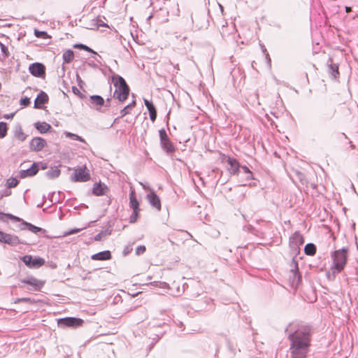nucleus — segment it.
<instances>
[{
  "mask_svg": "<svg viewBox=\"0 0 358 358\" xmlns=\"http://www.w3.org/2000/svg\"><path fill=\"white\" fill-rule=\"evenodd\" d=\"M290 343L291 358H306L310 351L312 326L301 322L290 323L285 329Z\"/></svg>",
  "mask_w": 358,
  "mask_h": 358,
  "instance_id": "nucleus-1",
  "label": "nucleus"
},
{
  "mask_svg": "<svg viewBox=\"0 0 358 358\" xmlns=\"http://www.w3.org/2000/svg\"><path fill=\"white\" fill-rule=\"evenodd\" d=\"M348 248H343L331 253L333 264L331 267V272L328 271L326 273L329 280H334L336 275L344 269L348 260Z\"/></svg>",
  "mask_w": 358,
  "mask_h": 358,
  "instance_id": "nucleus-2",
  "label": "nucleus"
},
{
  "mask_svg": "<svg viewBox=\"0 0 358 358\" xmlns=\"http://www.w3.org/2000/svg\"><path fill=\"white\" fill-rule=\"evenodd\" d=\"M111 79L114 86L116 87L113 93V98L118 99L121 102L124 101L128 98L130 90L125 80L117 74L112 76Z\"/></svg>",
  "mask_w": 358,
  "mask_h": 358,
  "instance_id": "nucleus-3",
  "label": "nucleus"
},
{
  "mask_svg": "<svg viewBox=\"0 0 358 358\" xmlns=\"http://www.w3.org/2000/svg\"><path fill=\"white\" fill-rule=\"evenodd\" d=\"M7 219H10L13 222H20L21 223L19 225V228L20 230L27 229L34 234H36L37 232L43 230L41 228L33 225L32 224L29 223L27 222H25L22 219L17 216H15L12 214L0 212V221L6 222Z\"/></svg>",
  "mask_w": 358,
  "mask_h": 358,
  "instance_id": "nucleus-4",
  "label": "nucleus"
},
{
  "mask_svg": "<svg viewBox=\"0 0 358 358\" xmlns=\"http://www.w3.org/2000/svg\"><path fill=\"white\" fill-rule=\"evenodd\" d=\"M71 180L73 182H87L90 180V174L87 170L86 166H80L74 169L71 176Z\"/></svg>",
  "mask_w": 358,
  "mask_h": 358,
  "instance_id": "nucleus-5",
  "label": "nucleus"
},
{
  "mask_svg": "<svg viewBox=\"0 0 358 358\" xmlns=\"http://www.w3.org/2000/svg\"><path fill=\"white\" fill-rule=\"evenodd\" d=\"M159 134L160 145L162 149L168 154L173 152L175 151V147L169 138L166 130L164 129H161L159 131Z\"/></svg>",
  "mask_w": 358,
  "mask_h": 358,
  "instance_id": "nucleus-6",
  "label": "nucleus"
},
{
  "mask_svg": "<svg viewBox=\"0 0 358 358\" xmlns=\"http://www.w3.org/2000/svg\"><path fill=\"white\" fill-rule=\"evenodd\" d=\"M83 322V320L80 318L67 317L59 319L58 320V326L60 327L77 328L82 326Z\"/></svg>",
  "mask_w": 358,
  "mask_h": 358,
  "instance_id": "nucleus-7",
  "label": "nucleus"
},
{
  "mask_svg": "<svg viewBox=\"0 0 358 358\" xmlns=\"http://www.w3.org/2000/svg\"><path fill=\"white\" fill-rule=\"evenodd\" d=\"M22 261L27 266L31 268H39L45 264L44 259L40 257L33 258L32 256L29 255L23 256Z\"/></svg>",
  "mask_w": 358,
  "mask_h": 358,
  "instance_id": "nucleus-8",
  "label": "nucleus"
},
{
  "mask_svg": "<svg viewBox=\"0 0 358 358\" xmlns=\"http://www.w3.org/2000/svg\"><path fill=\"white\" fill-rule=\"evenodd\" d=\"M0 242L8 244L10 246H16L20 243H24L19 237L14 234H7L0 231Z\"/></svg>",
  "mask_w": 358,
  "mask_h": 358,
  "instance_id": "nucleus-9",
  "label": "nucleus"
},
{
  "mask_svg": "<svg viewBox=\"0 0 358 358\" xmlns=\"http://www.w3.org/2000/svg\"><path fill=\"white\" fill-rule=\"evenodd\" d=\"M21 282L31 286L34 291H40L45 285V281L38 280L34 276H28L21 280Z\"/></svg>",
  "mask_w": 358,
  "mask_h": 358,
  "instance_id": "nucleus-10",
  "label": "nucleus"
},
{
  "mask_svg": "<svg viewBox=\"0 0 358 358\" xmlns=\"http://www.w3.org/2000/svg\"><path fill=\"white\" fill-rule=\"evenodd\" d=\"M104 103L105 100L99 95L90 96L88 102H87L89 107L96 110H100L101 106H104Z\"/></svg>",
  "mask_w": 358,
  "mask_h": 358,
  "instance_id": "nucleus-11",
  "label": "nucleus"
},
{
  "mask_svg": "<svg viewBox=\"0 0 358 358\" xmlns=\"http://www.w3.org/2000/svg\"><path fill=\"white\" fill-rule=\"evenodd\" d=\"M303 243V237L299 231H295L289 238V245L294 250H298Z\"/></svg>",
  "mask_w": 358,
  "mask_h": 358,
  "instance_id": "nucleus-12",
  "label": "nucleus"
},
{
  "mask_svg": "<svg viewBox=\"0 0 358 358\" xmlns=\"http://www.w3.org/2000/svg\"><path fill=\"white\" fill-rule=\"evenodd\" d=\"M29 72L35 77H43L45 73V68L41 63H33L29 67Z\"/></svg>",
  "mask_w": 358,
  "mask_h": 358,
  "instance_id": "nucleus-13",
  "label": "nucleus"
},
{
  "mask_svg": "<svg viewBox=\"0 0 358 358\" xmlns=\"http://www.w3.org/2000/svg\"><path fill=\"white\" fill-rule=\"evenodd\" d=\"M46 144L45 140L43 138L34 137L30 141V150L34 152L41 151L45 147Z\"/></svg>",
  "mask_w": 358,
  "mask_h": 358,
  "instance_id": "nucleus-14",
  "label": "nucleus"
},
{
  "mask_svg": "<svg viewBox=\"0 0 358 358\" xmlns=\"http://www.w3.org/2000/svg\"><path fill=\"white\" fill-rule=\"evenodd\" d=\"M38 171V166L36 163H34L30 168L26 170H21L19 175L21 178L31 177L35 176Z\"/></svg>",
  "mask_w": 358,
  "mask_h": 358,
  "instance_id": "nucleus-15",
  "label": "nucleus"
},
{
  "mask_svg": "<svg viewBox=\"0 0 358 358\" xmlns=\"http://www.w3.org/2000/svg\"><path fill=\"white\" fill-rule=\"evenodd\" d=\"M147 199L150 203V204L157 209L158 210H161V201L159 197L156 194V193L152 191L150 193L147 194Z\"/></svg>",
  "mask_w": 358,
  "mask_h": 358,
  "instance_id": "nucleus-16",
  "label": "nucleus"
},
{
  "mask_svg": "<svg viewBox=\"0 0 358 358\" xmlns=\"http://www.w3.org/2000/svg\"><path fill=\"white\" fill-rule=\"evenodd\" d=\"M112 258L111 253L109 250H104L98 253L94 254L91 256L92 260L96 261H105L109 260Z\"/></svg>",
  "mask_w": 358,
  "mask_h": 358,
  "instance_id": "nucleus-17",
  "label": "nucleus"
},
{
  "mask_svg": "<svg viewBox=\"0 0 358 358\" xmlns=\"http://www.w3.org/2000/svg\"><path fill=\"white\" fill-rule=\"evenodd\" d=\"M48 99H49V98H48V94L45 92L41 91L37 95V96L34 101V108H40L41 105L48 103Z\"/></svg>",
  "mask_w": 358,
  "mask_h": 358,
  "instance_id": "nucleus-18",
  "label": "nucleus"
},
{
  "mask_svg": "<svg viewBox=\"0 0 358 358\" xmlns=\"http://www.w3.org/2000/svg\"><path fill=\"white\" fill-rule=\"evenodd\" d=\"M292 264H293L294 267L291 269V272L293 275V282H296V284H299V282L301 280V276L299 274V267H298V263L295 258L292 259Z\"/></svg>",
  "mask_w": 358,
  "mask_h": 358,
  "instance_id": "nucleus-19",
  "label": "nucleus"
},
{
  "mask_svg": "<svg viewBox=\"0 0 358 358\" xmlns=\"http://www.w3.org/2000/svg\"><path fill=\"white\" fill-rule=\"evenodd\" d=\"M108 189L105 184L101 182L96 183L92 188V194L96 196H102L106 194Z\"/></svg>",
  "mask_w": 358,
  "mask_h": 358,
  "instance_id": "nucleus-20",
  "label": "nucleus"
},
{
  "mask_svg": "<svg viewBox=\"0 0 358 358\" xmlns=\"http://www.w3.org/2000/svg\"><path fill=\"white\" fill-rule=\"evenodd\" d=\"M329 73L332 76V78L336 79L339 76L338 65L333 63V59L329 58L328 59Z\"/></svg>",
  "mask_w": 358,
  "mask_h": 358,
  "instance_id": "nucleus-21",
  "label": "nucleus"
},
{
  "mask_svg": "<svg viewBox=\"0 0 358 358\" xmlns=\"http://www.w3.org/2000/svg\"><path fill=\"white\" fill-rule=\"evenodd\" d=\"M227 163L230 165V173L234 175H238L241 167L239 162L234 158L228 157Z\"/></svg>",
  "mask_w": 358,
  "mask_h": 358,
  "instance_id": "nucleus-22",
  "label": "nucleus"
},
{
  "mask_svg": "<svg viewBox=\"0 0 358 358\" xmlns=\"http://www.w3.org/2000/svg\"><path fill=\"white\" fill-rule=\"evenodd\" d=\"M129 206L134 210V214L137 215L139 210V203L135 196V192L131 190L129 194Z\"/></svg>",
  "mask_w": 358,
  "mask_h": 358,
  "instance_id": "nucleus-23",
  "label": "nucleus"
},
{
  "mask_svg": "<svg viewBox=\"0 0 358 358\" xmlns=\"http://www.w3.org/2000/svg\"><path fill=\"white\" fill-rule=\"evenodd\" d=\"M34 127L41 134H45L52 129L51 126L45 122H37L34 124Z\"/></svg>",
  "mask_w": 358,
  "mask_h": 358,
  "instance_id": "nucleus-24",
  "label": "nucleus"
},
{
  "mask_svg": "<svg viewBox=\"0 0 358 358\" xmlns=\"http://www.w3.org/2000/svg\"><path fill=\"white\" fill-rule=\"evenodd\" d=\"M61 173V171L57 167L55 168H51L50 170H48L45 174L46 176L50 179H55L59 176Z\"/></svg>",
  "mask_w": 358,
  "mask_h": 358,
  "instance_id": "nucleus-25",
  "label": "nucleus"
},
{
  "mask_svg": "<svg viewBox=\"0 0 358 358\" xmlns=\"http://www.w3.org/2000/svg\"><path fill=\"white\" fill-rule=\"evenodd\" d=\"M63 60L64 63L69 64L70 63L74 57L73 51L71 50H66L62 55Z\"/></svg>",
  "mask_w": 358,
  "mask_h": 358,
  "instance_id": "nucleus-26",
  "label": "nucleus"
},
{
  "mask_svg": "<svg viewBox=\"0 0 358 358\" xmlns=\"http://www.w3.org/2000/svg\"><path fill=\"white\" fill-rule=\"evenodd\" d=\"M304 252L307 255H314L316 252V246L313 243L306 244L304 248Z\"/></svg>",
  "mask_w": 358,
  "mask_h": 358,
  "instance_id": "nucleus-27",
  "label": "nucleus"
},
{
  "mask_svg": "<svg viewBox=\"0 0 358 358\" xmlns=\"http://www.w3.org/2000/svg\"><path fill=\"white\" fill-rule=\"evenodd\" d=\"M136 106V101H133L131 103L126 106L123 109L120 110V117H123L129 113V109Z\"/></svg>",
  "mask_w": 358,
  "mask_h": 358,
  "instance_id": "nucleus-28",
  "label": "nucleus"
},
{
  "mask_svg": "<svg viewBox=\"0 0 358 358\" xmlns=\"http://www.w3.org/2000/svg\"><path fill=\"white\" fill-rule=\"evenodd\" d=\"M0 48H1V55H0V60L6 59L9 56V54H10L9 51L8 50V48L4 44L1 43Z\"/></svg>",
  "mask_w": 358,
  "mask_h": 358,
  "instance_id": "nucleus-29",
  "label": "nucleus"
},
{
  "mask_svg": "<svg viewBox=\"0 0 358 358\" xmlns=\"http://www.w3.org/2000/svg\"><path fill=\"white\" fill-rule=\"evenodd\" d=\"M111 234L110 229H106L104 231H100L98 234H96L94 237L95 241H100L102 240V238L106 236H108Z\"/></svg>",
  "mask_w": 358,
  "mask_h": 358,
  "instance_id": "nucleus-30",
  "label": "nucleus"
},
{
  "mask_svg": "<svg viewBox=\"0 0 358 358\" xmlns=\"http://www.w3.org/2000/svg\"><path fill=\"white\" fill-rule=\"evenodd\" d=\"M7 124L6 122H0V138H4L7 134Z\"/></svg>",
  "mask_w": 358,
  "mask_h": 358,
  "instance_id": "nucleus-31",
  "label": "nucleus"
},
{
  "mask_svg": "<svg viewBox=\"0 0 358 358\" xmlns=\"http://www.w3.org/2000/svg\"><path fill=\"white\" fill-rule=\"evenodd\" d=\"M15 137L21 141H24L27 138L26 134L23 132L21 127H19V129L15 131Z\"/></svg>",
  "mask_w": 358,
  "mask_h": 358,
  "instance_id": "nucleus-32",
  "label": "nucleus"
},
{
  "mask_svg": "<svg viewBox=\"0 0 358 358\" xmlns=\"http://www.w3.org/2000/svg\"><path fill=\"white\" fill-rule=\"evenodd\" d=\"M241 170L243 171V172L246 175L245 176V179L247 180H250L251 179L253 178L252 177V173L250 171V169H248V167H247L246 166H242L241 167Z\"/></svg>",
  "mask_w": 358,
  "mask_h": 358,
  "instance_id": "nucleus-33",
  "label": "nucleus"
},
{
  "mask_svg": "<svg viewBox=\"0 0 358 358\" xmlns=\"http://www.w3.org/2000/svg\"><path fill=\"white\" fill-rule=\"evenodd\" d=\"M144 103L149 113L157 110L155 106H154L152 101H150L148 99H144Z\"/></svg>",
  "mask_w": 358,
  "mask_h": 358,
  "instance_id": "nucleus-34",
  "label": "nucleus"
},
{
  "mask_svg": "<svg viewBox=\"0 0 358 358\" xmlns=\"http://www.w3.org/2000/svg\"><path fill=\"white\" fill-rule=\"evenodd\" d=\"M18 180L15 178H10L7 180L6 185L8 188H13L17 185Z\"/></svg>",
  "mask_w": 358,
  "mask_h": 358,
  "instance_id": "nucleus-35",
  "label": "nucleus"
},
{
  "mask_svg": "<svg viewBox=\"0 0 358 358\" xmlns=\"http://www.w3.org/2000/svg\"><path fill=\"white\" fill-rule=\"evenodd\" d=\"M65 135L66 137L71 138L74 140L79 141L80 142H85V140L81 136H80L76 134H73L71 132H66Z\"/></svg>",
  "mask_w": 358,
  "mask_h": 358,
  "instance_id": "nucleus-36",
  "label": "nucleus"
},
{
  "mask_svg": "<svg viewBox=\"0 0 358 358\" xmlns=\"http://www.w3.org/2000/svg\"><path fill=\"white\" fill-rule=\"evenodd\" d=\"M74 47L80 48V49H82V50H86L87 52H92V53L96 55V53L92 49H91L90 47H88V46H87V45H85L84 44H82V43L76 44L74 45Z\"/></svg>",
  "mask_w": 358,
  "mask_h": 358,
  "instance_id": "nucleus-37",
  "label": "nucleus"
},
{
  "mask_svg": "<svg viewBox=\"0 0 358 358\" xmlns=\"http://www.w3.org/2000/svg\"><path fill=\"white\" fill-rule=\"evenodd\" d=\"M34 34L38 38H46L48 36L47 32L43 31H38L37 29H35Z\"/></svg>",
  "mask_w": 358,
  "mask_h": 358,
  "instance_id": "nucleus-38",
  "label": "nucleus"
},
{
  "mask_svg": "<svg viewBox=\"0 0 358 358\" xmlns=\"http://www.w3.org/2000/svg\"><path fill=\"white\" fill-rule=\"evenodd\" d=\"M145 246L144 245H139L136 249V254L137 255H140L145 252Z\"/></svg>",
  "mask_w": 358,
  "mask_h": 358,
  "instance_id": "nucleus-39",
  "label": "nucleus"
},
{
  "mask_svg": "<svg viewBox=\"0 0 358 358\" xmlns=\"http://www.w3.org/2000/svg\"><path fill=\"white\" fill-rule=\"evenodd\" d=\"M20 104L23 106H27L30 104V99L27 97H24L20 99Z\"/></svg>",
  "mask_w": 358,
  "mask_h": 358,
  "instance_id": "nucleus-40",
  "label": "nucleus"
},
{
  "mask_svg": "<svg viewBox=\"0 0 358 358\" xmlns=\"http://www.w3.org/2000/svg\"><path fill=\"white\" fill-rule=\"evenodd\" d=\"M73 92L75 94L78 95L82 99L85 97L76 87H73Z\"/></svg>",
  "mask_w": 358,
  "mask_h": 358,
  "instance_id": "nucleus-41",
  "label": "nucleus"
},
{
  "mask_svg": "<svg viewBox=\"0 0 358 358\" xmlns=\"http://www.w3.org/2000/svg\"><path fill=\"white\" fill-rule=\"evenodd\" d=\"M150 120L154 122L157 118V110L149 113Z\"/></svg>",
  "mask_w": 358,
  "mask_h": 358,
  "instance_id": "nucleus-42",
  "label": "nucleus"
},
{
  "mask_svg": "<svg viewBox=\"0 0 358 358\" xmlns=\"http://www.w3.org/2000/svg\"><path fill=\"white\" fill-rule=\"evenodd\" d=\"M31 301L32 300L30 298H27V297L21 298V299H18V301H21V302H31Z\"/></svg>",
  "mask_w": 358,
  "mask_h": 358,
  "instance_id": "nucleus-43",
  "label": "nucleus"
},
{
  "mask_svg": "<svg viewBox=\"0 0 358 358\" xmlns=\"http://www.w3.org/2000/svg\"><path fill=\"white\" fill-rule=\"evenodd\" d=\"M137 216H138V214L136 215L135 214H134V213H132V215H131L130 217V222H136V218H137Z\"/></svg>",
  "mask_w": 358,
  "mask_h": 358,
  "instance_id": "nucleus-44",
  "label": "nucleus"
},
{
  "mask_svg": "<svg viewBox=\"0 0 358 358\" xmlns=\"http://www.w3.org/2000/svg\"><path fill=\"white\" fill-rule=\"evenodd\" d=\"M110 99L108 98L106 100L104 106L106 107H108V106H110Z\"/></svg>",
  "mask_w": 358,
  "mask_h": 358,
  "instance_id": "nucleus-45",
  "label": "nucleus"
},
{
  "mask_svg": "<svg viewBox=\"0 0 358 358\" xmlns=\"http://www.w3.org/2000/svg\"><path fill=\"white\" fill-rule=\"evenodd\" d=\"M14 115V113H10L4 115V117L6 119L12 118Z\"/></svg>",
  "mask_w": 358,
  "mask_h": 358,
  "instance_id": "nucleus-46",
  "label": "nucleus"
},
{
  "mask_svg": "<svg viewBox=\"0 0 358 358\" xmlns=\"http://www.w3.org/2000/svg\"><path fill=\"white\" fill-rule=\"evenodd\" d=\"M129 252V248H126L124 250V255H127L128 253Z\"/></svg>",
  "mask_w": 358,
  "mask_h": 358,
  "instance_id": "nucleus-47",
  "label": "nucleus"
},
{
  "mask_svg": "<svg viewBox=\"0 0 358 358\" xmlns=\"http://www.w3.org/2000/svg\"><path fill=\"white\" fill-rule=\"evenodd\" d=\"M335 110H333L329 115V119H332L334 116Z\"/></svg>",
  "mask_w": 358,
  "mask_h": 358,
  "instance_id": "nucleus-48",
  "label": "nucleus"
},
{
  "mask_svg": "<svg viewBox=\"0 0 358 358\" xmlns=\"http://www.w3.org/2000/svg\"><path fill=\"white\" fill-rule=\"evenodd\" d=\"M351 10H352L351 7H348V6H346V7H345V11H346L347 13H350Z\"/></svg>",
  "mask_w": 358,
  "mask_h": 358,
  "instance_id": "nucleus-49",
  "label": "nucleus"
},
{
  "mask_svg": "<svg viewBox=\"0 0 358 358\" xmlns=\"http://www.w3.org/2000/svg\"><path fill=\"white\" fill-rule=\"evenodd\" d=\"M79 231V229H75V230H72L71 231L69 234H75L76 232Z\"/></svg>",
  "mask_w": 358,
  "mask_h": 358,
  "instance_id": "nucleus-50",
  "label": "nucleus"
},
{
  "mask_svg": "<svg viewBox=\"0 0 358 358\" xmlns=\"http://www.w3.org/2000/svg\"><path fill=\"white\" fill-rule=\"evenodd\" d=\"M299 179H300L301 180H303V177H304L303 174L300 173L299 174Z\"/></svg>",
  "mask_w": 358,
  "mask_h": 358,
  "instance_id": "nucleus-51",
  "label": "nucleus"
},
{
  "mask_svg": "<svg viewBox=\"0 0 358 358\" xmlns=\"http://www.w3.org/2000/svg\"><path fill=\"white\" fill-rule=\"evenodd\" d=\"M255 95L256 98L258 99L259 94L257 92H255Z\"/></svg>",
  "mask_w": 358,
  "mask_h": 358,
  "instance_id": "nucleus-52",
  "label": "nucleus"
},
{
  "mask_svg": "<svg viewBox=\"0 0 358 358\" xmlns=\"http://www.w3.org/2000/svg\"><path fill=\"white\" fill-rule=\"evenodd\" d=\"M266 57H268V60L271 61V59L268 57V52H266Z\"/></svg>",
  "mask_w": 358,
  "mask_h": 358,
  "instance_id": "nucleus-53",
  "label": "nucleus"
},
{
  "mask_svg": "<svg viewBox=\"0 0 358 358\" xmlns=\"http://www.w3.org/2000/svg\"><path fill=\"white\" fill-rule=\"evenodd\" d=\"M99 26H103V27H105L106 26V24H99Z\"/></svg>",
  "mask_w": 358,
  "mask_h": 358,
  "instance_id": "nucleus-54",
  "label": "nucleus"
},
{
  "mask_svg": "<svg viewBox=\"0 0 358 358\" xmlns=\"http://www.w3.org/2000/svg\"><path fill=\"white\" fill-rule=\"evenodd\" d=\"M263 52H266V49H264V50H263Z\"/></svg>",
  "mask_w": 358,
  "mask_h": 358,
  "instance_id": "nucleus-55",
  "label": "nucleus"
}]
</instances>
